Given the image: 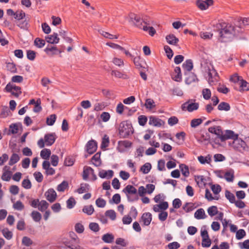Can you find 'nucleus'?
Listing matches in <instances>:
<instances>
[{
    "mask_svg": "<svg viewBox=\"0 0 249 249\" xmlns=\"http://www.w3.org/2000/svg\"><path fill=\"white\" fill-rule=\"evenodd\" d=\"M219 28L218 40L222 42H227L231 40L236 35L235 27L226 22H222L217 24Z\"/></svg>",
    "mask_w": 249,
    "mask_h": 249,
    "instance_id": "f257e3e1",
    "label": "nucleus"
},
{
    "mask_svg": "<svg viewBox=\"0 0 249 249\" xmlns=\"http://www.w3.org/2000/svg\"><path fill=\"white\" fill-rule=\"evenodd\" d=\"M131 124L128 121H123L119 125V134L121 138H127L133 132Z\"/></svg>",
    "mask_w": 249,
    "mask_h": 249,
    "instance_id": "f03ea898",
    "label": "nucleus"
},
{
    "mask_svg": "<svg viewBox=\"0 0 249 249\" xmlns=\"http://www.w3.org/2000/svg\"><path fill=\"white\" fill-rule=\"evenodd\" d=\"M127 196L128 201L133 202L139 199V196L136 188L132 185H127L123 190Z\"/></svg>",
    "mask_w": 249,
    "mask_h": 249,
    "instance_id": "7ed1b4c3",
    "label": "nucleus"
},
{
    "mask_svg": "<svg viewBox=\"0 0 249 249\" xmlns=\"http://www.w3.org/2000/svg\"><path fill=\"white\" fill-rule=\"evenodd\" d=\"M14 18L18 20L17 26L21 29H25L28 27V20L26 18L25 13L22 10L16 12Z\"/></svg>",
    "mask_w": 249,
    "mask_h": 249,
    "instance_id": "20e7f679",
    "label": "nucleus"
},
{
    "mask_svg": "<svg viewBox=\"0 0 249 249\" xmlns=\"http://www.w3.org/2000/svg\"><path fill=\"white\" fill-rule=\"evenodd\" d=\"M232 146L235 150L241 152H243L248 149L246 142L238 137L233 140Z\"/></svg>",
    "mask_w": 249,
    "mask_h": 249,
    "instance_id": "39448f33",
    "label": "nucleus"
},
{
    "mask_svg": "<svg viewBox=\"0 0 249 249\" xmlns=\"http://www.w3.org/2000/svg\"><path fill=\"white\" fill-rule=\"evenodd\" d=\"M205 71L208 73V81L210 84L217 80L218 74L212 65L208 66Z\"/></svg>",
    "mask_w": 249,
    "mask_h": 249,
    "instance_id": "423d86ee",
    "label": "nucleus"
},
{
    "mask_svg": "<svg viewBox=\"0 0 249 249\" xmlns=\"http://www.w3.org/2000/svg\"><path fill=\"white\" fill-rule=\"evenodd\" d=\"M195 100L190 99L181 105V109L183 110H187L189 112H192L198 108L199 104L198 103H193Z\"/></svg>",
    "mask_w": 249,
    "mask_h": 249,
    "instance_id": "0eeeda50",
    "label": "nucleus"
},
{
    "mask_svg": "<svg viewBox=\"0 0 249 249\" xmlns=\"http://www.w3.org/2000/svg\"><path fill=\"white\" fill-rule=\"evenodd\" d=\"M130 21L137 27L142 29L144 25L147 24L146 22L142 21L140 17L134 14H130L129 15Z\"/></svg>",
    "mask_w": 249,
    "mask_h": 249,
    "instance_id": "6e6552de",
    "label": "nucleus"
},
{
    "mask_svg": "<svg viewBox=\"0 0 249 249\" xmlns=\"http://www.w3.org/2000/svg\"><path fill=\"white\" fill-rule=\"evenodd\" d=\"M201 235L202 238V246L205 248L209 247L211 244V240L209 238L207 230L201 231Z\"/></svg>",
    "mask_w": 249,
    "mask_h": 249,
    "instance_id": "1a4fd4ad",
    "label": "nucleus"
},
{
    "mask_svg": "<svg viewBox=\"0 0 249 249\" xmlns=\"http://www.w3.org/2000/svg\"><path fill=\"white\" fill-rule=\"evenodd\" d=\"M213 0H197L196 4L197 7L201 10L207 9L210 6L213 4Z\"/></svg>",
    "mask_w": 249,
    "mask_h": 249,
    "instance_id": "9d476101",
    "label": "nucleus"
},
{
    "mask_svg": "<svg viewBox=\"0 0 249 249\" xmlns=\"http://www.w3.org/2000/svg\"><path fill=\"white\" fill-rule=\"evenodd\" d=\"M57 136L55 133L46 134L44 136V141L46 146L53 145L56 139Z\"/></svg>",
    "mask_w": 249,
    "mask_h": 249,
    "instance_id": "9b49d317",
    "label": "nucleus"
},
{
    "mask_svg": "<svg viewBox=\"0 0 249 249\" xmlns=\"http://www.w3.org/2000/svg\"><path fill=\"white\" fill-rule=\"evenodd\" d=\"M44 52L48 55L53 56L54 55L57 54L58 53H61L62 51L59 50L56 46H48L44 49Z\"/></svg>",
    "mask_w": 249,
    "mask_h": 249,
    "instance_id": "f8f14e48",
    "label": "nucleus"
},
{
    "mask_svg": "<svg viewBox=\"0 0 249 249\" xmlns=\"http://www.w3.org/2000/svg\"><path fill=\"white\" fill-rule=\"evenodd\" d=\"M238 137V135L235 134L234 132L232 130H227L225 133H223L221 137V142H224L228 139H232L234 140L235 139Z\"/></svg>",
    "mask_w": 249,
    "mask_h": 249,
    "instance_id": "ddd939ff",
    "label": "nucleus"
},
{
    "mask_svg": "<svg viewBox=\"0 0 249 249\" xmlns=\"http://www.w3.org/2000/svg\"><path fill=\"white\" fill-rule=\"evenodd\" d=\"M86 148L87 152L89 155L92 154L96 151L97 148L96 142L94 140L89 141L86 144Z\"/></svg>",
    "mask_w": 249,
    "mask_h": 249,
    "instance_id": "4468645a",
    "label": "nucleus"
},
{
    "mask_svg": "<svg viewBox=\"0 0 249 249\" xmlns=\"http://www.w3.org/2000/svg\"><path fill=\"white\" fill-rule=\"evenodd\" d=\"M46 199L51 203L54 202L56 198V193L53 189H49L45 193Z\"/></svg>",
    "mask_w": 249,
    "mask_h": 249,
    "instance_id": "2eb2a0df",
    "label": "nucleus"
},
{
    "mask_svg": "<svg viewBox=\"0 0 249 249\" xmlns=\"http://www.w3.org/2000/svg\"><path fill=\"white\" fill-rule=\"evenodd\" d=\"M208 131L210 133L216 135L220 139V141L221 140L223 131L220 126L210 127L208 128Z\"/></svg>",
    "mask_w": 249,
    "mask_h": 249,
    "instance_id": "dca6fc26",
    "label": "nucleus"
},
{
    "mask_svg": "<svg viewBox=\"0 0 249 249\" xmlns=\"http://www.w3.org/2000/svg\"><path fill=\"white\" fill-rule=\"evenodd\" d=\"M42 168L45 170L47 175H53L55 174V170L50 167V163L47 160H44L42 163Z\"/></svg>",
    "mask_w": 249,
    "mask_h": 249,
    "instance_id": "f3484780",
    "label": "nucleus"
},
{
    "mask_svg": "<svg viewBox=\"0 0 249 249\" xmlns=\"http://www.w3.org/2000/svg\"><path fill=\"white\" fill-rule=\"evenodd\" d=\"M182 68L184 70V74L187 75L193 68V63L191 59H187L182 64Z\"/></svg>",
    "mask_w": 249,
    "mask_h": 249,
    "instance_id": "a211bd4d",
    "label": "nucleus"
},
{
    "mask_svg": "<svg viewBox=\"0 0 249 249\" xmlns=\"http://www.w3.org/2000/svg\"><path fill=\"white\" fill-rule=\"evenodd\" d=\"M163 124V122L156 117L151 116L149 117V124L154 126L160 127Z\"/></svg>",
    "mask_w": 249,
    "mask_h": 249,
    "instance_id": "6ab92c4d",
    "label": "nucleus"
},
{
    "mask_svg": "<svg viewBox=\"0 0 249 249\" xmlns=\"http://www.w3.org/2000/svg\"><path fill=\"white\" fill-rule=\"evenodd\" d=\"M113 171L111 170H109L108 171L102 170L99 172L98 175L102 178H107L109 179L113 177Z\"/></svg>",
    "mask_w": 249,
    "mask_h": 249,
    "instance_id": "aec40b11",
    "label": "nucleus"
},
{
    "mask_svg": "<svg viewBox=\"0 0 249 249\" xmlns=\"http://www.w3.org/2000/svg\"><path fill=\"white\" fill-rule=\"evenodd\" d=\"M47 41L51 44H57L59 41V38L58 37V34L55 33L52 35L48 36L46 37Z\"/></svg>",
    "mask_w": 249,
    "mask_h": 249,
    "instance_id": "412c9836",
    "label": "nucleus"
},
{
    "mask_svg": "<svg viewBox=\"0 0 249 249\" xmlns=\"http://www.w3.org/2000/svg\"><path fill=\"white\" fill-rule=\"evenodd\" d=\"M142 220L145 226H148L152 220V214L150 213H145L142 216Z\"/></svg>",
    "mask_w": 249,
    "mask_h": 249,
    "instance_id": "4be33fe9",
    "label": "nucleus"
},
{
    "mask_svg": "<svg viewBox=\"0 0 249 249\" xmlns=\"http://www.w3.org/2000/svg\"><path fill=\"white\" fill-rule=\"evenodd\" d=\"M166 40L168 44L176 45L178 42V39L173 34H170L166 36Z\"/></svg>",
    "mask_w": 249,
    "mask_h": 249,
    "instance_id": "5701e85b",
    "label": "nucleus"
},
{
    "mask_svg": "<svg viewBox=\"0 0 249 249\" xmlns=\"http://www.w3.org/2000/svg\"><path fill=\"white\" fill-rule=\"evenodd\" d=\"M90 174H93V169L90 167L85 166L83 172V179L87 180Z\"/></svg>",
    "mask_w": 249,
    "mask_h": 249,
    "instance_id": "b1692460",
    "label": "nucleus"
},
{
    "mask_svg": "<svg viewBox=\"0 0 249 249\" xmlns=\"http://www.w3.org/2000/svg\"><path fill=\"white\" fill-rule=\"evenodd\" d=\"M239 89H238L240 91H248L249 90V83L246 80L242 79L239 83Z\"/></svg>",
    "mask_w": 249,
    "mask_h": 249,
    "instance_id": "393cba45",
    "label": "nucleus"
},
{
    "mask_svg": "<svg viewBox=\"0 0 249 249\" xmlns=\"http://www.w3.org/2000/svg\"><path fill=\"white\" fill-rule=\"evenodd\" d=\"M217 108L220 111L224 110L228 111L230 110L231 107L229 103L225 102H222L218 105Z\"/></svg>",
    "mask_w": 249,
    "mask_h": 249,
    "instance_id": "a878e982",
    "label": "nucleus"
},
{
    "mask_svg": "<svg viewBox=\"0 0 249 249\" xmlns=\"http://www.w3.org/2000/svg\"><path fill=\"white\" fill-rule=\"evenodd\" d=\"M91 161L95 166H99L101 165L100 153H97L91 158Z\"/></svg>",
    "mask_w": 249,
    "mask_h": 249,
    "instance_id": "bb28decb",
    "label": "nucleus"
},
{
    "mask_svg": "<svg viewBox=\"0 0 249 249\" xmlns=\"http://www.w3.org/2000/svg\"><path fill=\"white\" fill-rule=\"evenodd\" d=\"M224 178L228 182H232L234 178V171L231 169L226 172L224 175Z\"/></svg>",
    "mask_w": 249,
    "mask_h": 249,
    "instance_id": "cd10ccee",
    "label": "nucleus"
},
{
    "mask_svg": "<svg viewBox=\"0 0 249 249\" xmlns=\"http://www.w3.org/2000/svg\"><path fill=\"white\" fill-rule=\"evenodd\" d=\"M132 59L133 60L134 64L137 68L140 69L142 68H144L143 65L144 63L142 60H141L140 56L135 57H133Z\"/></svg>",
    "mask_w": 249,
    "mask_h": 249,
    "instance_id": "c85d7f7f",
    "label": "nucleus"
},
{
    "mask_svg": "<svg viewBox=\"0 0 249 249\" xmlns=\"http://www.w3.org/2000/svg\"><path fill=\"white\" fill-rule=\"evenodd\" d=\"M51 155V151L49 149H43L40 152V156L43 159L47 160H48Z\"/></svg>",
    "mask_w": 249,
    "mask_h": 249,
    "instance_id": "c756f323",
    "label": "nucleus"
},
{
    "mask_svg": "<svg viewBox=\"0 0 249 249\" xmlns=\"http://www.w3.org/2000/svg\"><path fill=\"white\" fill-rule=\"evenodd\" d=\"M195 217L197 219H204L205 218L204 210L202 208L198 209L195 213Z\"/></svg>",
    "mask_w": 249,
    "mask_h": 249,
    "instance_id": "7c9ffc66",
    "label": "nucleus"
},
{
    "mask_svg": "<svg viewBox=\"0 0 249 249\" xmlns=\"http://www.w3.org/2000/svg\"><path fill=\"white\" fill-rule=\"evenodd\" d=\"M179 168L181 171L182 174L185 177H188L190 175L188 166L184 164L179 165Z\"/></svg>",
    "mask_w": 249,
    "mask_h": 249,
    "instance_id": "2f4dec72",
    "label": "nucleus"
},
{
    "mask_svg": "<svg viewBox=\"0 0 249 249\" xmlns=\"http://www.w3.org/2000/svg\"><path fill=\"white\" fill-rule=\"evenodd\" d=\"M114 238V236L110 233L105 234L102 237L103 241L107 243H112L113 241Z\"/></svg>",
    "mask_w": 249,
    "mask_h": 249,
    "instance_id": "473e14b6",
    "label": "nucleus"
},
{
    "mask_svg": "<svg viewBox=\"0 0 249 249\" xmlns=\"http://www.w3.org/2000/svg\"><path fill=\"white\" fill-rule=\"evenodd\" d=\"M187 74H189V76L186 78L185 81L186 83L188 84H190L192 82H195L196 81H198V79L196 77V76L194 73H187Z\"/></svg>",
    "mask_w": 249,
    "mask_h": 249,
    "instance_id": "72a5a7b5",
    "label": "nucleus"
},
{
    "mask_svg": "<svg viewBox=\"0 0 249 249\" xmlns=\"http://www.w3.org/2000/svg\"><path fill=\"white\" fill-rule=\"evenodd\" d=\"M19 159V156L17 154L14 153L11 156L8 164L9 165H13L18 162Z\"/></svg>",
    "mask_w": 249,
    "mask_h": 249,
    "instance_id": "f704fd0d",
    "label": "nucleus"
},
{
    "mask_svg": "<svg viewBox=\"0 0 249 249\" xmlns=\"http://www.w3.org/2000/svg\"><path fill=\"white\" fill-rule=\"evenodd\" d=\"M89 189V185L87 183H82L80 185V187L79 188L77 192L79 194H83L85 192L88 191Z\"/></svg>",
    "mask_w": 249,
    "mask_h": 249,
    "instance_id": "c9c22d12",
    "label": "nucleus"
},
{
    "mask_svg": "<svg viewBox=\"0 0 249 249\" xmlns=\"http://www.w3.org/2000/svg\"><path fill=\"white\" fill-rule=\"evenodd\" d=\"M82 211L88 215H90L93 213L94 209L92 205H90L85 206L82 210Z\"/></svg>",
    "mask_w": 249,
    "mask_h": 249,
    "instance_id": "e433bc0d",
    "label": "nucleus"
},
{
    "mask_svg": "<svg viewBox=\"0 0 249 249\" xmlns=\"http://www.w3.org/2000/svg\"><path fill=\"white\" fill-rule=\"evenodd\" d=\"M144 106L146 108L149 109H151L156 106L154 100L150 98L147 99L145 100Z\"/></svg>",
    "mask_w": 249,
    "mask_h": 249,
    "instance_id": "4c0bfd02",
    "label": "nucleus"
},
{
    "mask_svg": "<svg viewBox=\"0 0 249 249\" xmlns=\"http://www.w3.org/2000/svg\"><path fill=\"white\" fill-rule=\"evenodd\" d=\"M198 160L201 164L210 163L211 161V158L210 155L205 157L200 156L198 157Z\"/></svg>",
    "mask_w": 249,
    "mask_h": 249,
    "instance_id": "58836bf2",
    "label": "nucleus"
},
{
    "mask_svg": "<svg viewBox=\"0 0 249 249\" xmlns=\"http://www.w3.org/2000/svg\"><path fill=\"white\" fill-rule=\"evenodd\" d=\"M225 197L227 199L229 200V201L233 203L235 201V197L232 193H231L230 191L228 190H226L225 191Z\"/></svg>",
    "mask_w": 249,
    "mask_h": 249,
    "instance_id": "ea45409f",
    "label": "nucleus"
},
{
    "mask_svg": "<svg viewBox=\"0 0 249 249\" xmlns=\"http://www.w3.org/2000/svg\"><path fill=\"white\" fill-rule=\"evenodd\" d=\"M151 169V165L150 163L147 162L143 164L141 167V171L142 172L143 174H147L149 172Z\"/></svg>",
    "mask_w": 249,
    "mask_h": 249,
    "instance_id": "a19ab883",
    "label": "nucleus"
},
{
    "mask_svg": "<svg viewBox=\"0 0 249 249\" xmlns=\"http://www.w3.org/2000/svg\"><path fill=\"white\" fill-rule=\"evenodd\" d=\"M45 44V40L38 37L36 38L34 41V45L39 48H42Z\"/></svg>",
    "mask_w": 249,
    "mask_h": 249,
    "instance_id": "79ce46f5",
    "label": "nucleus"
},
{
    "mask_svg": "<svg viewBox=\"0 0 249 249\" xmlns=\"http://www.w3.org/2000/svg\"><path fill=\"white\" fill-rule=\"evenodd\" d=\"M1 232L4 237L7 239L10 240L12 238L13 233L8 228L3 229Z\"/></svg>",
    "mask_w": 249,
    "mask_h": 249,
    "instance_id": "37998d69",
    "label": "nucleus"
},
{
    "mask_svg": "<svg viewBox=\"0 0 249 249\" xmlns=\"http://www.w3.org/2000/svg\"><path fill=\"white\" fill-rule=\"evenodd\" d=\"M208 213L211 216H213L218 213L216 206H213L208 209Z\"/></svg>",
    "mask_w": 249,
    "mask_h": 249,
    "instance_id": "c03bdc74",
    "label": "nucleus"
},
{
    "mask_svg": "<svg viewBox=\"0 0 249 249\" xmlns=\"http://www.w3.org/2000/svg\"><path fill=\"white\" fill-rule=\"evenodd\" d=\"M111 74L114 75V76L117 78H123V79H127V75L124 74V73H123L118 71H115V70L112 71Z\"/></svg>",
    "mask_w": 249,
    "mask_h": 249,
    "instance_id": "a18cd8bd",
    "label": "nucleus"
},
{
    "mask_svg": "<svg viewBox=\"0 0 249 249\" xmlns=\"http://www.w3.org/2000/svg\"><path fill=\"white\" fill-rule=\"evenodd\" d=\"M68 187V183L64 180L57 186L56 189L58 192H64Z\"/></svg>",
    "mask_w": 249,
    "mask_h": 249,
    "instance_id": "49530a36",
    "label": "nucleus"
},
{
    "mask_svg": "<svg viewBox=\"0 0 249 249\" xmlns=\"http://www.w3.org/2000/svg\"><path fill=\"white\" fill-rule=\"evenodd\" d=\"M143 30L144 31L148 32L149 35L152 36H154L156 33L155 29L153 27L147 26V24H146V25H144L143 27Z\"/></svg>",
    "mask_w": 249,
    "mask_h": 249,
    "instance_id": "de8ad7c7",
    "label": "nucleus"
},
{
    "mask_svg": "<svg viewBox=\"0 0 249 249\" xmlns=\"http://www.w3.org/2000/svg\"><path fill=\"white\" fill-rule=\"evenodd\" d=\"M12 176V171L3 172L1 176V179L4 181H8L10 180Z\"/></svg>",
    "mask_w": 249,
    "mask_h": 249,
    "instance_id": "09e8293b",
    "label": "nucleus"
},
{
    "mask_svg": "<svg viewBox=\"0 0 249 249\" xmlns=\"http://www.w3.org/2000/svg\"><path fill=\"white\" fill-rule=\"evenodd\" d=\"M49 206V203L45 200H41L39 204L38 209L43 212L46 210Z\"/></svg>",
    "mask_w": 249,
    "mask_h": 249,
    "instance_id": "8fccbe9b",
    "label": "nucleus"
},
{
    "mask_svg": "<svg viewBox=\"0 0 249 249\" xmlns=\"http://www.w3.org/2000/svg\"><path fill=\"white\" fill-rule=\"evenodd\" d=\"M105 214L110 218L112 220H114L116 217V214L115 212L113 210H109L106 212Z\"/></svg>",
    "mask_w": 249,
    "mask_h": 249,
    "instance_id": "3c124183",
    "label": "nucleus"
},
{
    "mask_svg": "<svg viewBox=\"0 0 249 249\" xmlns=\"http://www.w3.org/2000/svg\"><path fill=\"white\" fill-rule=\"evenodd\" d=\"M67 207L69 209H72L74 207L76 204V201L73 197H71L69 199L67 200Z\"/></svg>",
    "mask_w": 249,
    "mask_h": 249,
    "instance_id": "603ef678",
    "label": "nucleus"
},
{
    "mask_svg": "<svg viewBox=\"0 0 249 249\" xmlns=\"http://www.w3.org/2000/svg\"><path fill=\"white\" fill-rule=\"evenodd\" d=\"M22 243L26 247H29L33 243V241L27 236H24L22 239Z\"/></svg>",
    "mask_w": 249,
    "mask_h": 249,
    "instance_id": "864d4df0",
    "label": "nucleus"
},
{
    "mask_svg": "<svg viewBox=\"0 0 249 249\" xmlns=\"http://www.w3.org/2000/svg\"><path fill=\"white\" fill-rule=\"evenodd\" d=\"M56 116L55 114L51 115L47 118L46 123L49 125H53L55 122Z\"/></svg>",
    "mask_w": 249,
    "mask_h": 249,
    "instance_id": "5fc2aeb1",
    "label": "nucleus"
},
{
    "mask_svg": "<svg viewBox=\"0 0 249 249\" xmlns=\"http://www.w3.org/2000/svg\"><path fill=\"white\" fill-rule=\"evenodd\" d=\"M182 209L186 212L189 213L194 209V204L191 203H186L183 206Z\"/></svg>",
    "mask_w": 249,
    "mask_h": 249,
    "instance_id": "6e6d98bb",
    "label": "nucleus"
},
{
    "mask_svg": "<svg viewBox=\"0 0 249 249\" xmlns=\"http://www.w3.org/2000/svg\"><path fill=\"white\" fill-rule=\"evenodd\" d=\"M6 68L8 71L12 73H16L17 72L16 65L13 63H8L6 64Z\"/></svg>",
    "mask_w": 249,
    "mask_h": 249,
    "instance_id": "4d7b16f0",
    "label": "nucleus"
},
{
    "mask_svg": "<svg viewBox=\"0 0 249 249\" xmlns=\"http://www.w3.org/2000/svg\"><path fill=\"white\" fill-rule=\"evenodd\" d=\"M95 203L98 207L104 208L106 205V201L103 198L99 197L96 200Z\"/></svg>",
    "mask_w": 249,
    "mask_h": 249,
    "instance_id": "13d9d810",
    "label": "nucleus"
},
{
    "mask_svg": "<svg viewBox=\"0 0 249 249\" xmlns=\"http://www.w3.org/2000/svg\"><path fill=\"white\" fill-rule=\"evenodd\" d=\"M202 94L203 98L205 100L210 99L211 96V91L209 89H204L202 90Z\"/></svg>",
    "mask_w": 249,
    "mask_h": 249,
    "instance_id": "bf43d9fd",
    "label": "nucleus"
},
{
    "mask_svg": "<svg viewBox=\"0 0 249 249\" xmlns=\"http://www.w3.org/2000/svg\"><path fill=\"white\" fill-rule=\"evenodd\" d=\"M105 107L104 102H97L94 105V110L98 111L103 110Z\"/></svg>",
    "mask_w": 249,
    "mask_h": 249,
    "instance_id": "052dcab7",
    "label": "nucleus"
},
{
    "mask_svg": "<svg viewBox=\"0 0 249 249\" xmlns=\"http://www.w3.org/2000/svg\"><path fill=\"white\" fill-rule=\"evenodd\" d=\"M202 120L200 118L194 119L191 121V126L195 128L202 123Z\"/></svg>",
    "mask_w": 249,
    "mask_h": 249,
    "instance_id": "680f3d73",
    "label": "nucleus"
},
{
    "mask_svg": "<svg viewBox=\"0 0 249 249\" xmlns=\"http://www.w3.org/2000/svg\"><path fill=\"white\" fill-rule=\"evenodd\" d=\"M13 208L15 210L21 211L24 208V206L20 201L18 200L13 204Z\"/></svg>",
    "mask_w": 249,
    "mask_h": 249,
    "instance_id": "e2e57ef3",
    "label": "nucleus"
},
{
    "mask_svg": "<svg viewBox=\"0 0 249 249\" xmlns=\"http://www.w3.org/2000/svg\"><path fill=\"white\" fill-rule=\"evenodd\" d=\"M164 51L167 54V56L169 59H171L173 55V52L171 49V48L167 46H164Z\"/></svg>",
    "mask_w": 249,
    "mask_h": 249,
    "instance_id": "0e129e2a",
    "label": "nucleus"
},
{
    "mask_svg": "<svg viewBox=\"0 0 249 249\" xmlns=\"http://www.w3.org/2000/svg\"><path fill=\"white\" fill-rule=\"evenodd\" d=\"M36 56V53L32 50L27 51V58L31 61L35 60Z\"/></svg>",
    "mask_w": 249,
    "mask_h": 249,
    "instance_id": "69168bd1",
    "label": "nucleus"
},
{
    "mask_svg": "<svg viewBox=\"0 0 249 249\" xmlns=\"http://www.w3.org/2000/svg\"><path fill=\"white\" fill-rule=\"evenodd\" d=\"M109 143V138L107 135H105L102 139L101 148H103L107 147L108 146Z\"/></svg>",
    "mask_w": 249,
    "mask_h": 249,
    "instance_id": "338daca9",
    "label": "nucleus"
},
{
    "mask_svg": "<svg viewBox=\"0 0 249 249\" xmlns=\"http://www.w3.org/2000/svg\"><path fill=\"white\" fill-rule=\"evenodd\" d=\"M32 216L34 220L36 222H39L41 218V214L36 211H33L32 213Z\"/></svg>",
    "mask_w": 249,
    "mask_h": 249,
    "instance_id": "774afa93",
    "label": "nucleus"
}]
</instances>
